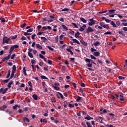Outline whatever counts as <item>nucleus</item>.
Here are the masks:
<instances>
[{
	"label": "nucleus",
	"mask_w": 127,
	"mask_h": 127,
	"mask_svg": "<svg viewBox=\"0 0 127 127\" xmlns=\"http://www.w3.org/2000/svg\"><path fill=\"white\" fill-rule=\"evenodd\" d=\"M88 20H89L90 21L88 22L89 26H92V25H94V24H95L96 22H97V21L94 20V18H93L91 19H88Z\"/></svg>",
	"instance_id": "1"
},
{
	"label": "nucleus",
	"mask_w": 127,
	"mask_h": 127,
	"mask_svg": "<svg viewBox=\"0 0 127 127\" xmlns=\"http://www.w3.org/2000/svg\"><path fill=\"white\" fill-rule=\"evenodd\" d=\"M99 25L102 26V27H104V28H105L106 29H109V28H110V26L107 24H106L104 22H100L99 23Z\"/></svg>",
	"instance_id": "2"
},
{
	"label": "nucleus",
	"mask_w": 127,
	"mask_h": 127,
	"mask_svg": "<svg viewBox=\"0 0 127 127\" xmlns=\"http://www.w3.org/2000/svg\"><path fill=\"white\" fill-rule=\"evenodd\" d=\"M115 11H116V9L109 10L108 12L106 13V15H110V14H115V13H116V12H115Z\"/></svg>",
	"instance_id": "3"
},
{
	"label": "nucleus",
	"mask_w": 127,
	"mask_h": 127,
	"mask_svg": "<svg viewBox=\"0 0 127 127\" xmlns=\"http://www.w3.org/2000/svg\"><path fill=\"white\" fill-rule=\"evenodd\" d=\"M4 43L8 44V41H7V37L6 36H4L2 38V44H4Z\"/></svg>",
	"instance_id": "4"
},
{
	"label": "nucleus",
	"mask_w": 127,
	"mask_h": 127,
	"mask_svg": "<svg viewBox=\"0 0 127 127\" xmlns=\"http://www.w3.org/2000/svg\"><path fill=\"white\" fill-rule=\"evenodd\" d=\"M93 31H94V29L90 26L88 27V28L86 29L87 33H90V32H93Z\"/></svg>",
	"instance_id": "5"
},
{
	"label": "nucleus",
	"mask_w": 127,
	"mask_h": 127,
	"mask_svg": "<svg viewBox=\"0 0 127 127\" xmlns=\"http://www.w3.org/2000/svg\"><path fill=\"white\" fill-rule=\"evenodd\" d=\"M86 25L83 24L82 26L80 27L79 31H84L85 30V28H86Z\"/></svg>",
	"instance_id": "6"
},
{
	"label": "nucleus",
	"mask_w": 127,
	"mask_h": 127,
	"mask_svg": "<svg viewBox=\"0 0 127 127\" xmlns=\"http://www.w3.org/2000/svg\"><path fill=\"white\" fill-rule=\"evenodd\" d=\"M80 42L81 43V44H82V45H84V46H88V43H87L86 42H84L83 40H81Z\"/></svg>",
	"instance_id": "7"
},
{
	"label": "nucleus",
	"mask_w": 127,
	"mask_h": 127,
	"mask_svg": "<svg viewBox=\"0 0 127 127\" xmlns=\"http://www.w3.org/2000/svg\"><path fill=\"white\" fill-rule=\"evenodd\" d=\"M5 109H7V106L6 105H3L2 107H0V111H4Z\"/></svg>",
	"instance_id": "8"
},
{
	"label": "nucleus",
	"mask_w": 127,
	"mask_h": 127,
	"mask_svg": "<svg viewBox=\"0 0 127 127\" xmlns=\"http://www.w3.org/2000/svg\"><path fill=\"white\" fill-rule=\"evenodd\" d=\"M32 97L35 101H37V100H38V96L36 94H33Z\"/></svg>",
	"instance_id": "9"
},
{
	"label": "nucleus",
	"mask_w": 127,
	"mask_h": 127,
	"mask_svg": "<svg viewBox=\"0 0 127 127\" xmlns=\"http://www.w3.org/2000/svg\"><path fill=\"white\" fill-rule=\"evenodd\" d=\"M23 122H24V123H25V122H26L27 123H29L30 122V121L29 120V119L26 117H24L23 118Z\"/></svg>",
	"instance_id": "10"
},
{
	"label": "nucleus",
	"mask_w": 127,
	"mask_h": 127,
	"mask_svg": "<svg viewBox=\"0 0 127 127\" xmlns=\"http://www.w3.org/2000/svg\"><path fill=\"white\" fill-rule=\"evenodd\" d=\"M94 56H95L96 57H99L100 56V52H94L93 53Z\"/></svg>",
	"instance_id": "11"
},
{
	"label": "nucleus",
	"mask_w": 127,
	"mask_h": 127,
	"mask_svg": "<svg viewBox=\"0 0 127 127\" xmlns=\"http://www.w3.org/2000/svg\"><path fill=\"white\" fill-rule=\"evenodd\" d=\"M99 45H101V42L99 41H96L94 43V46L95 47H97V46H99Z\"/></svg>",
	"instance_id": "12"
},
{
	"label": "nucleus",
	"mask_w": 127,
	"mask_h": 127,
	"mask_svg": "<svg viewBox=\"0 0 127 127\" xmlns=\"http://www.w3.org/2000/svg\"><path fill=\"white\" fill-rule=\"evenodd\" d=\"M13 84V81H11L9 83H8L7 87L9 88V89H10L11 88V85Z\"/></svg>",
	"instance_id": "13"
},
{
	"label": "nucleus",
	"mask_w": 127,
	"mask_h": 127,
	"mask_svg": "<svg viewBox=\"0 0 127 127\" xmlns=\"http://www.w3.org/2000/svg\"><path fill=\"white\" fill-rule=\"evenodd\" d=\"M72 41L73 43H77V44H80V42H79V41H78L76 39H72Z\"/></svg>",
	"instance_id": "14"
},
{
	"label": "nucleus",
	"mask_w": 127,
	"mask_h": 127,
	"mask_svg": "<svg viewBox=\"0 0 127 127\" xmlns=\"http://www.w3.org/2000/svg\"><path fill=\"white\" fill-rule=\"evenodd\" d=\"M9 58L8 57H5L2 60V61H3V62H6V61H7V60H9Z\"/></svg>",
	"instance_id": "15"
},
{
	"label": "nucleus",
	"mask_w": 127,
	"mask_h": 127,
	"mask_svg": "<svg viewBox=\"0 0 127 127\" xmlns=\"http://www.w3.org/2000/svg\"><path fill=\"white\" fill-rule=\"evenodd\" d=\"M111 24L112 25L113 27H118L116 24V23H115L114 21H111Z\"/></svg>",
	"instance_id": "16"
},
{
	"label": "nucleus",
	"mask_w": 127,
	"mask_h": 127,
	"mask_svg": "<svg viewBox=\"0 0 127 127\" xmlns=\"http://www.w3.org/2000/svg\"><path fill=\"white\" fill-rule=\"evenodd\" d=\"M25 67L23 68V73L25 76H27V73H26V69H25Z\"/></svg>",
	"instance_id": "17"
},
{
	"label": "nucleus",
	"mask_w": 127,
	"mask_h": 127,
	"mask_svg": "<svg viewBox=\"0 0 127 127\" xmlns=\"http://www.w3.org/2000/svg\"><path fill=\"white\" fill-rule=\"evenodd\" d=\"M79 18H80V21H82L83 22V23H87V21L84 18L80 17Z\"/></svg>",
	"instance_id": "18"
},
{
	"label": "nucleus",
	"mask_w": 127,
	"mask_h": 127,
	"mask_svg": "<svg viewBox=\"0 0 127 127\" xmlns=\"http://www.w3.org/2000/svg\"><path fill=\"white\" fill-rule=\"evenodd\" d=\"M118 33L120 34V35H122V36H125L126 34L124 33L123 31H119Z\"/></svg>",
	"instance_id": "19"
},
{
	"label": "nucleus",
	"mask_w": 127,
	"mask_h": 127,
	"mask_svg": "<svg viewBox=\"0 0 127 127\" xmlns=\"http://www.w3.org/2000/svg\"><path fill=\"white\" fill-rule=\"evenodd\" d=\"M28 55L30 58H33V54L30 53V52H28Z\"/></svg>",
	"instance_id": "20"
},
{
	"label": "nucleus",
	"mask_w": 127,
	"mask_h": 127,
	"mask_svg": "<svg viewBox=\"0 0 127 127\" xmlns=\"http://www.w3.org/2000/svg\"><path fill=\"white\" fill-rule=\"evenodd\" d=\"M75 38H79V36H80V32L77 31L75 34Z\"/></svg>",
	"instance_id": "21"
},
{
	"label": "nucleus",
	"mask_w": 127,
	"mask_h": 127,
	"mask_svg": "<svg viewBox=\"0 0 127 127\" xmlns=\"http://www.w3.org/2000/svg\"><path fill=\"white\" fill-rule=\"evenodd\" d=\"M36 47L37 48H38V49H42L43 48H42V46L40 45L39 44H36Z\"/></svg>",
	"instance_id": "22"
},
{
	"label": "nucleus",
	"mask_w": 127,
	"mask_h": 127,
	"mask_svg": "<svg viewBox=\"0 0 127 127\" xmlns=\"http://www.w3.org/2000/svg\"><path fill=\"white\" fill-rule=\"evenodd\" d=\"M62 27L63 29H64L65 30H68V27L66 26L65 25L62 24Z\"/></svg>",
	"instance_id": "23"
},
{
	"label": "nucleus",
	"mask_w": 127,
	"mask_h": 127,
	"mask_svg": "<svg viewBox=\"0 0 127 127\" xmlns=\"http://www.w3.org/2000/svg\"><path fill=\"white\" fill-rule=\"evenodd\" d=\"M0 92H2V94H5V93H6V91L4 90V89H3V88H0Z\"/></svg>",
	"instance_id": "24"
},
{
	"label": "nucleus",
	"mask_w": 127,
	"mask_h": 127,
	"mask_svg": "<svg viewBox=\"0 0 127 127\" xmlns=\"http://www.w3.org/2000/svg\"><path fill=\"white\" fill-rule=\"evenodd\" d=\"M87 117L84 118L85 120H87V121H91V116L89 115H87Z\"/></svg>",
	"instance_id": "25"
},
{
	"label": "nucleus",
	"mask_w": 127,
	"mask_h": 127,
	"mask_svg": "<svg viewBox=\"0 0 127 127\" xmlns=\"http://www.w3.org/2000/svg\"><path fill=\"white\" fill-rule=\"evenodd\" d=\"M41 39H43V42H46L47 41V38L44 37H41Z\"/></svg>",
	"instance_id": "26"
},
{
	"label": "nucleus",
	"mask_w": 127,
	"mask_h": 127,
	"mask_svg": "<svg viewBox=\"0 0 127 127\" xmlns=\"http://www.w3.org/2000/svg\"><path fill=\"white\" fill-rule=\"evenodd\" d=\"M85 61L86 62H87L88 63H91V61H92V60L90 59H88V58H86L85 60Z\"/></svg>",
	"instance_id": "27"
},
{
	"label": "nucleus",
	"mask_w": 127,
	"mask_h": 127,
	"mask_svg": "<svg viewBox=\"0 0 127 127\" xmlns=\"http://www.w3.org/2000/svg\"><path fill=\"white\" fill-rule=\"evenodd\" d=\"M51 101L52 103H56V99H55V97H52Z\"/></svg>",
	"instance_id": "28"
},
{
	"label": "nucleus",
	"mask_w": 127,
	"mask_h": 127,
	"mask_svg": "<svg viewBox=\"0 0 127 127\" xmlns=\"http://www.w3.org/2000/svg\"><path fill=\"white\" fill-rule=\"evenodd\" d=\"M10 76V70H8V73L6 77V79H8V78H9V76Z\"/></svg>",
	"instance_id": "29"
},
{
	"label": "nucleus",
	"mask_w": 127,
	"mask_h": 127,
	"mask_svg": "<svg viewBox=\"0 0 127 127\" xmlns=\"http://www.w3.org/2000/svg\"><path fill=\"white\" fill-rule=\"evenodd\" d=\"M54 88L55 90H56L57 91H60L61 89L60 87H58V86H54Z\"/></svg>",
	"instance_id": "30"
},
{
	"label": "nucleus",
	"mask_w": 127,
	"mask_h": 127,
	"mask_svg": "<svg viewBox=\"0 0 127 127\" xmlns=\"http://www.w3.org/2000/svg\"><path fill=\"white\" fill-rule=\"evenodd\" d=\"M82 100V97L80 96H77V99H76V102H80Z\"/></svg>",
	"instance_id": "31"
},
{
	"label": "nucleus",
	"mask_w": 127,
	"mask_h": 127,
	"mask_svg": "<svg viewBox=\"0 0 127 127\" xmlns=\"http://www.w3.org/2000/svg\"><path fill=\"white\" fill-rule=\"evenodd\" d=\"M108 116H110V117H111V119H114V117H115V115H114L113 113H109Z\"/></svg>",
	"instance_id": "32"
},
{
	"label": "nucleus",
	"mask_w": 127,
	"mask_h": 127,
	"mask_svg": "<svg viewBox=\"0 0 127 127\" xmlns=\"http://www.w3.org/2000/svg\"><path fill=\"white\" fill-rule=\"evenodd\" d=\"M67 105H68V103H67V101H64V108H67Z\"/></svg>",
	"instance_id": "33"
},
{
	"label": "nucleus",
	"mask_w": 127,
	"mask_h": 127,
	"mask_svg": "<svg viewBox=\"0 0 127 127\" xmlns=\"http://www.w3.org/2000/svg\"><path fill=\"white\" fill-rule=\"evenodd\" d=\"M41 79H44V80L47 79L48 80V78L47 77L45 76V75H42L41 76Z\"/></svg>",
	"instance_id": "34"
},
{
	"label": "nucleus",
	"mask_w": 127,
	"mask_h": 127,
	"mask_svg": "<svg viewBox=\"0 0 127 127\" xmlns=\"http://www.w3.org/2000/svg\"><path fill=\"white\" fill-rule=\"evenodd\" d=\"M47 48H48V49H49V50H51V51H54V49H53L51 47L48 46H47Z\"/></svg>",
	"instance_id": "35"
},
{
	"label": "nucleus",
	"mask_w": 127,
	"mask_h": 127,
	"mask_svg": "<svg viewBox=\"0 0 127 127\" xmlns=\"http://www.w3.org/2000/svg\"><path fill=\"white\" fill-rule=\"evenodd\" d=\"M17 108H20V106H18V105H16L13 106V110H16Z\"/></svg>",
	"instance_id": "36"
},
{
	"label": "nucleus",
	"mask_w": 127,
	"mask_h": 127,
	"mask_svg": "<svg viewBox=\"0 0 127 127\" xmlns=\"http://www.w3.org/2000/svg\"><path fill=\"white\" fill-rule=\"evenodd\" d=\"M16 38H17V35H15V36H12V37H11V40L13 39H16Z\"/></svg>",
	"instance_id": "37"
},
{
	"label": "nucleus",
	"mask_w": 127,
	"mask_h": 127,
	"mask_svg": "<svg viewBox=\"0 0 127 127\" xmlns=\"http://www.w3.org/2000/svg\"><path fill=\"white\" fill-rule=\"evenodd\" d=\"M0 20H1V22H3V23L5 22V19H4V18H2V17H0Z\"/></svg>",
	"instance_id": "38"
},
{
	"label": "nucleus",
	"mask_w": 127,
	"mask_h": 127,
	"mask_svg": "<svg viewBox=\"0 0 127 127\" xmlns=\"http://www.w3.org/2000/svg\"><path fill=\"white\" fill-rule=\"evenodd\" d=\"M55 41L56 43L58 42L59 41V36H57V37H55Z\"/></svg>",
	"instance_id": "39"
},
{
	"label": "nucleus",
	"mask_w": 127,
	"mask_h": 127,
	"mask_svg": "<svg viewBox=\"0 0 127 127\" xmlns=\"http://www.w3.org/2000/svg\"><path fill=\"white\" fill-rule=\"evenodd\" d=\"M93 64L89 63L87 64V67H89V68H92L93 67Z\"/></svg>",
	"instance_id": "40"
},
{
	"label": "nucleus",
	"mask_w": 127,
	"mask_h": 127,
	"mask_svg": "<svg viewBox=\"0 0 127 127\" xmlns=\"http://www.w3.org/2000/svg\"><path fill=\"white\" fill-rule=\"evenodd\" d=\"M118 79H120V80H124V79H126V77L122 76H118Z\"/></svg>",
	"instance_id": "41"
},
{
	"label": "nucleus",
	"mask_w": 127,
	"mask_h": 127,
	"mask_svg": "<svg viewBox=\"0 0 127 127\" xmlns=\"http://www.w3.org/2000/svg\"><path fill=\"white\" fill-rule=\"evenodd\" d=\"M90 58H91V59H94V60H96V59H97V58L95 57V56L92 55H90Z\"/></svg>",
	"instance_id": "42"
},
{
	"label": "nucleus",
	"mask_w": 127,
	"mask_h": 127,
	"mask_svg": "<svg viewBox=\"0 0 127 127\" xmlns=\"http://www.w3.org/2000/svg\"><path fill=\"white\" fill-rule=\"evenodd\" d=\"M13 77H14V73H13H13H11L10 77H9V79H10H10H12V78H13Z\"/></svg>",
	"instance_id": "43"
},
{
	"label": "nucleus",
	"mask_w": 127,
	"mask_h": 127,
	"mask_svg": "<svg viewBox=\"0 0 127 127\" xmlns=\"http://www.w3.org/2000/svg\"><path fill=\"white\" fill-rule=\"evenodd\" d=\"M71 24L74 26L75 28H78V26H77L75 23H71Z\"/></svg>",
	"instance_id": "44"
},
{
	"label": "nucleus",
	"mask_w": 127,
	"mask_h": 127,
	"mask_svg": "<svg viewBox=\"0 0 127 127\" xmlns=\"http://www.w3.org/2000/svg\"><path fill=\"white\" fill-rule=\"evenodd\" d=\"M62 11H69V9L67 8H64L62 10Z\"/></svg>",
	"instance_id": "45"
},
{
	"label": "nucleus",
	"mask_w": 127,
	"mask_h": 127,
	"mask_svg": "<svg viewBox=\"0 0 127 127\" xmlns=\"http://www.w3.org/2000/svg\"><path fill=\"white\" fill-rule=\"evenodd\" d=\"M33 31V28H30L27 30V32H32Z\"/></svg>",
	"instance_id": "46"
},
{
	"label": "nucleus",
	"mask_w": 127,
	"mask_h": 127,
	"mask_svg": "<svg viewBox=\"0 0 127 127\" xmlns=\"http://www.w3.org/2000/svg\"><path fill=\"white\" fill-rule=\"evenodd\" d=\"M68 107H69V108H74V104H71V103H69L68 104Z\"/></svg>",
	"instance_id": "47"
},
{
	"label": "nucleus",
	"mask_w": 127,
	"mask_h": 127,
	"mask_svg": "<svg viewBox=\"0 0 127 127\" xmlns=\"http://www.w3.org/2000/svg\"><path fill=\"white\" fill-rule=\"evenodd\" d=\"M16 56V55H15V54H13L10 58V59H14Z\"/></svg>",
	"instance_id": "48"
},
{
	"label": "nucleus",
	"mask_w": 127,
	"mask_h": 127,
	"mask_svg": "<svg viewBox=\"0 0 127 127\" xmlns=\"http://www.w3.org/2000/svg\"><path fill=\"white\" fill-rule=\"evenodd\" d=\"M58 94H59L60 96H61V99H64V96H63V94L60 92H58Z\"/></svg>",
	"instance_id": "49"
},
{
	"label": "nucleus",
	"mask_w": 127,
	"mask_h": 127,
	"mask_svg": "<svg viewBox=\"0 0 127 127\" xmlns=\"http://www.w3.org/2000/svg\"><path fill=\"white\" fill-rule=\"evenodd\" d=\"M116 25L118 26H120L121 25V22L120 21H117L116 22Z\"/></svg>",
	"instance_id": "50"
},
{
	"label": "nucleus",
	"mask_w": 127,
	"mask_h": 127,
	"mask_svg": "<svg viewBox=\"0 0 127 127\" xmlns=\"http://www.w3.org/2000/svg\"><path fill=\"white\" fill-rule=\"evenodd\" d=\"M86 125L87 126V127H92V125H91V124L88 123V122H86Z\"/></svg>",
	"instance_id": "51"
},
{
	"label": "nucleus",
	"mask_w": 127,
	"mask_h": 127,
	"mask_svg": "<svg viewBox=\"0 0 127 127\" xmlns=\"http://www.w3.org/2000/svg\"><path fill=\"white\" fill-rule=\"evenodd\" d=\"M13 47H14V49H15V48H19V46H18V45H13Z\"/></svg>",
	"instance_id": "52"
},
{
	"label": "nucleus",
	"mask_w": 127,
	"mask_h": 127,
	"mask_svg": "<svg viewBox=\"0 0 127 127\" xmlns=\"http://www.w3.org/2000/svg\"><path fill=\"white\" fill-rule=\"evenodd\" d=\"M63 37H64V35L62 34L60 36V40H62L63 39Z\"/></svg>",
	"instance_id": "53"
},
{
	"label": "nucleus",
	"mask_w": 127,
	"mask_h": 127,
	"mask_svg": "<svg viewBox=\"0 0 127 127\" xmlns=\"http://www.w3.org/2000/svg\"><path fill=\"white\" fill-rule=\"evenodd\" d=\"M105 21H106L107 23H110V22H112V20H110V19H105Z\"/></svg>",
	"instance_id": "54"
},
{
	"label": "nucleus",
	"mask_w": 127,
	"mask_h": 127,
	"mask_svg": "<svg viewBox=\"0 0 127 127\" xmlns=\"http://www.w3.org/2000/svg\"><path fill=\"white\" fill-rule=\"evenodd\" d=\"M108 34L111 35V34H112V33L111 32H106L104 33L105 35H108Z\"/></svg>",
	"instance_id": "55"
},
{
	"label": "nucleus",
	"mask_w": 127,
	"mask_h": 127,
	"mask_svg": "<svg viewBox=\"0 0 127 127\" xmlns=\"http://www.w3.org/2000/svg\"><path fill=\"white\" fill-rule=\"evenodd\" d=\"M60 21H62V22H64V18L63 17H60L59 19Z\"/></svg>",
	"instance_id": "56"
},
{
	"label": "nucleus",
	"mask_w": 127,
	"mask_h": 127,
	"mask_svg": "<svg viewBox=\"0 0 127 127\" xmlns=\"http://www.w3.org/2000/svg\"><path fill=\"white\" fill-rule=\"evenodd\" d=\"M48 64H49V65H52V61L51 60H48Z\"/></svg>",
	"instance_id": "57"
},
{
	"label": "nucleus",
	"mask_w": 127,
	"mask_h": 127,
	"mask_svg": "<svg viewBox=\"0 0 127 127\" xmlns=\"http://www.w3.org/2000/svg\"><path fill=\"white\" fill-rule=\"evenodd\" d=\"M28 84L29 86H30V87H31V88H32V83H31V81H29L28 82Z\"/></svg>",
	"instance_id": "58"
},
{
	"label": "nucleus",
	"mask_w": 127,
	"mask_h": 127,
	"mask_svg": "<svg viewBox=\"0 0 127 127\" xmlns=\"http://www.w3.org/2000/svg\"><path fill=\"white\" fill-rule=\"evenodd\" d=\"M81 125L82 127H87V126H86V124H85V123H84V122H81Z\"/></svg>",
	"instance_id": "59"
},
{
	"label": "nucleus",
	"mask_w": 127,
	"mask_h": 127,
	"mask_svg": "<svg viewBox=\"0 0 127 127\" xmlns=\"http://www.w3.org/2000/svg\"><path fill=\"white\" fill-rule=\"evenodd\" d=\"M39 57L40 58H41L42 59H44V56H43L42 54H40L39 55Z\"/></svg>",
	"instance_id": "60"
},
{
	"label": "nucleus",
	"mask_w": 127,
	"mask_h": 127,
	"mask_svg": "<svg viewBox=\"0 0 127 127\" xmlns=\"http://www.w3.org/2000/svg\"><path fill=\"white\" fill-rule=\"evenodd\" d=\"M25 26H26V23H24L20 26V27L21 28H24Z\"/></svg>",
	"instance_id": "61"
},
{
	"label": "nucleus",
	"mask_w": 127,
	"mask_h": 127,
	"mask_svg": "<svg viewBox=\"0 0 127 127\" xmlns=\"http://www.w3.org/2000/svg\"><path fill=\"white\" fill-rule=\"evenodd\" d=\"M55 85L56 87H58V86H60V84H59V83L57 82H55Z\"/></svg>",
	"instance_id": "62"
},
{
	"label": "nucleus",
	"mask_w": 127,
	"mask_h": 127,
	"mask_svg": "<svg viewBox=\"0 0 127 127\" xmlns=\"http://www.w3.org/2000/svg\"><path fill=\"white\" fill-rule=\"evenodd\" d=\"M70 59V61H72V62H75V58H71Z\"/></svg>",
	"instance_id": "63"
},
{
	"label": "nucleus",
	"mask_w": 127,
	"mask_h": 127,
	"mask_svg": "<svg viewBox=\"0 0 127 127\" xmlns=\"http://www.w3.org/2000/svg\"><path fill=\"white\" fill-rule=\"evenodd\" d=\"M20 39L21 40H26V38L23 36Z\"/></svg>",
	"instance_id": "64"
}]
</instances>
